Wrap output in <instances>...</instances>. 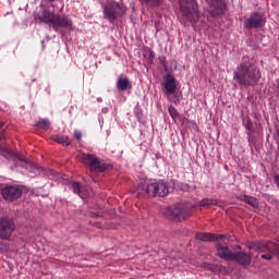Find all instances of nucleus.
<instances>
[{"instance_id": "nucleus-34", "label": "nucleus", "mask_w": 279, "mask_h": 279, "mask_svg": "<svg viewBox=\"0 0 279 279\" xmlns=\"http://www.w3.org/2000/svg\"><path fill=\"white\" fill-rule=\"evenodd\" d=\"M162 62L163 66H167V63L165 62V58L160 60Z\"/></svg>"}, {"instance_id": "nucleus-1", "label": "nucleus", "mask_w": 279, "mask_h": 279, "mask_svg": "<svg viewBox=\"0 0 279 279\" xmlns=\"http://www.w3.org/2000/svg\"><path fill=\"white\" fill-rule=\"evenodd\" d=\"M219 204H221V201L215 198H203L194 206L189 203H178L171 207L163 208L162 215L172 221H184V219L191 217L193 208H210V206H219Z\"/></svg>"}, {"instance_id": "nucleus-14", "label": "nucleus", "mask_w": 279, "mask_h": 279, "mask_svg": "<svg viewBox=\"0 0 279 279\" xmlns=\"http://www.w3.org/2000/svg\"><path fill=\"white\" fill-rule=\"evenodd\" d=\"M14 221L10 218L0 219V239L8 240L15 230Z\"/></svg>"}, {"instance_id": "nucleus-30", "label": "nucleus", "mask_w": 279, "mask_h": 279, "mask_svg": "<svg viewBox=\"0 0 279 279\" xmlns=\"http://www.w3.org/2000/svg\"><path fill=\"white\" fill-rule=\"evenodd\" d=\"M275 184L279 189V173L275 174Z\"/></svg>"}, {"instance_id": "nucleus-32", "label": "nucleus", "mask_w": 279, "mask_h": 279, "mask_svg": "<svg viewBox=\"0 0 279 279\" xmlns=\"http://www.w3.org/2000/svg\"><path fill=\"white\" fill-rule=\"evenodd\" d=\"M101 112L106 114L108 112V108H102Z\"/></svg>"}, {"instance_id": "nucleus-11", "label": "nucleus", "mask_w": 279, "mask_h": 279, "mask_svg": "<svg viewBox=\"0 0 279 279\" xmlns=\"http://www.w3.org/2000/svg\"><path fill=\"white\" fill-rule=\"evenodd\" d=\"M81 160L83 165L88 167L89 171H108L110 169V165L104 163L97 158V156L92 154H82Z\"/></svg>"}, {"instance_id": "nucleus-17", "label": "nucleus", "mask_w": 279, "mask_h": 279, "mask_svg": "<svg viewBox=\"0 0 279 279\" xmlns=\"http://www.w3.org/2000/svg\"><path fill=\"white\" fill-rule=\"evenodd\" d=\"M117 88L118 90H131L132 88V82H130V78H119L117 82Z\"/></svg>"}, {"instance_id": "nucleus-20", "label": "nucleus", "mask_w": 279, "mask_h": 279, "mask_svg": "<svg viewBox=\"0 0 279 279\" xmlns=\"http://www.w3.org/2000/svg\"><path fill=\"white\" fill-rule=\"evenodd\" d=\"M140 3L146 5V8H160L162 0H140Z\"/></svg>"}, {"instance_id": "nucleus-23", "label": "nucleus", "mask_w": 279, "mask_h": 279, "mask_svg": "<svg viewBox=\"0 0 279 279\" xmlns=\"http://www.w3.org/2000/svg\"><path fill=\"white\" fill-rule=\"evenodd\" d=\"M243 124L245 130H247L250 136V134L254 132V123L252 122V120H250V118H247L246 120H243Z\"/></svg>"}, {"instance_id": "nucleus-22", "label": "nucleus", "mask_w": 279, "mask_h": 279, "mask_svg": "<svg viewBox=\"0 0 279 279\" xmlns=\"http://www.w3.org/2000/svg\"><path fill=\"white\" fill-rule=\"evenodd\" d=\"M36 128H39L40 130H49V128H51V122L49 121V119L39 120L36 123Z\"/></svg>"}, {"instance_id": "nucleus-4", "label": "nucleus", "mask_w": 279, "mask_h": 279, "mask_svg": "<svg viewBox=\"0 0 279 279\" xmlns=\"http://www.w3.org/2000/svg\"><path fill=\"white\" fill-rule=\"evenodd\" d=\"M17 166L23 167L28 171L29 178H36V175L43 174L45 178L49 180H60V173L47 168H40L37 163H33L32 161L27 160L23 155H16Z\"/></svg>"}, {"instance_id": "nucleus-18", "label": "nucleus", "mask_w": 279, "mask_h": 279, "mask_svg": "<svg viewBox=\"0 0 279 279\" xmlns=\"http://www.w3.org/2000/svg\"><path fill=\"white\" fill-rule=\"evenodd\" d=\"M202 268L207 269V271H213V274H219L220 271H223V266L210 263H203Z\"/></svg>"}, {"instance_id": "nucleus-35", "label": "nucleus", "mask_w": 279, "mask_h": 279, "mask_svg": "<svg viewBox=\"0 0 279 279\" xmlns=\"http://www.w3.org/2000/svg\"><path fill=\"white\" fill-rule=\"evenodd\" d=\"M97 101H102V99L101 98H97Z\"/></svg>"}, {"instance_id": "nucleus-9", "label": "nucleus", "mask_w": 279, "mask_h": 279, "mask_svg": "<svg viewBox=\"0 0 279 279\" xmlns=\"http://www.w3.org/2000/svg\"><path fill=\"white\" fill-rule=\"evenodd\" d=\"M248 247L250 250L259 252V256L264 260H271L274 257L278 258L279 260V244L274 242H255Z\"/></svg>"}, {"instance_id": "nucleus-3", "label": "nucleus", "mask_w": 279, "mask_h": 279, "mask_svg": "<svg viewBox=\"0 0 279 279\" xmlns=\"http://www.w3.org/2000/svg\"><path fill=\"white\" fill-rule=\"evenodd\" d=\"M35 19L44 25H49L54 32L60 29H70L73 27V21L68 15L56 14L47 8H43L35 15Z\"/></svg>"}, {"instance_id": "nucleus-19", "label": "nucleus", "mask_w": 279, "mask_h": 279, "mask_svg": "<svg viewBox=\"0 0 279 279\" xmlns=\"http://www.w3.org/2000/svg\"><path fill=\"white\" fill-rule=\"evenodd\" d=\"M52 141H54V143H59L60 145H71V138H69L66 135H53Z\"/></svg>"}, {"instance_id": "nucleus-25", "label": "nucleus", "mask_w": 279, "mask_h": 279, "mask_svg": "<svg viewBox=\"0 0 279 279\" xmlns=\"http://www.w3.org/2000/svg\"><path fill=\"white\" fill-rule=\"evenodd\" d=\"M134 114L138 123H143V111L141 110V108H138V106L134 108Z\"/></svg>"}, {"instance_id": "nucleus-28", "label": "nucleus", "mask_w": 279, "mask_h": 279, "mask_svg": "<svg viewBox=\"0 0 279 279\" xmlns=\"http://www.w3.org/2000/svg\"><path fill=\"white\" fill-rule=\"evenodd\" d=\"M82 136H83L82 132L77 130L74 131V137L76 138V141L82 140Z\"/></svg>"}, {"instance_id": "nucleus-5", "label": "nucleus", "mask_w": 279, "mask_h": 279, "mask_svg": "<svg viewBox=\"0 0 279 279\" xmlns=\"http://www.w3.org/2000/svg\"><path fill=\"white\" fill-rule=\"evenodd\" d=\"M137 195L141 197H167L169 185L163 180L149 181L145 185H138Z\"/></svg>"}, {"instance_id": "nucleus-8", "label": "nucleus", "mask_w": 279, "mask_h": 279, "mask_svg": "<svg viewBox=\"0 0 279 279\" xmlns=\"http://www.w3.org/2000/svg\"><path fill=\"white\" fill-rule=\"evenodd\" d=\"M125 12H128V8H125L121 2L112 0L108 1L106 4H102L104 19L109 21V23L112 25H114L117 19L125 16Z\"/></svg>"}, {"instance_id": "nucleus-15", "label": "nucleus", "mask_w": 279, "mask_h": 279, "mask_svg": "<svg viewBox=\"0 0 279 279\" xmlns=\"http://www.w3.org/2000/svg\"><path fill=\"white\" fill-rule=\"evenodd\" d=\"M163 88L166 90L167 97H169V95H175V90L178 89V85L175 83V77L173 76V74H168L163 78Z\"/></svg>"}, {"instance_id": "nucleus-31", "label": "nucleus", "mask_w": 279, "mask_h": 279, "mask_svg": "<svg viewBox=\"0 0 279 279\" xmlns=\"http://www.w3.org/2000/svg\"><path fill=\"white\" fill-rule=\"evenodd\" d=\"M181 189L182 191H189V184H182Z\"/></svg>"}, {"instance_id": "nucleus-24", "label": "nucleus", "mask_w": 279, "mask_h": 279, "mask_svg": "<svg viewBox=\"0 0 279 279\" xmlns=\"http://www.w3.org/2000/svg\"><path fill=\"white\" fill-rule=\"evenodd\" d=\"M168 112L170 114V117L175 121V119H180V112H178V109H175V107L170 106L168 108Z\"/></svg>"}, {"instance_id": "nucleus-13", "label": "nucleus", "mask_w": 279, "mask_h": 279, "mask_svg": "<svg viewBox=\"0 0 279 279\" xmlns=\"http://www.w3.org/2000/svg\"><path fill=\"white\" fill-rule=\"evenodd\" d=\"M1 194L7 202H14V199H19L23 195V190L19 185H7L1 190Z\"/></svg>"}, {"instance_id": "nucleus-7", "label": "nucleus", "mask_w": 279, "mask_h": 279, "mask_svg": "<svg viewBox=\"0 0 279 279\" xmlns=\"http://www.w3.org/2000/svg\"><path fill=\"white\" fill-rule=\"evenodd\" d=\"M181 15L194 27L199 23V9L195 0H179Z\"/></svg>"}, {"instance_id": "nucleus-26", "label": "nucleus", "mask_w": 279, "mask_h": 279, "mask_svg": "<svg viewBox=\"0 0 279 279\" xmlns=\"http://www.w3.org/2000/svg\"><path fill=\"white\" fill-rule=\"evenodd\" d=\"M71 189L73 191V193H75L76 195H80V197H82V191H81V186H80V183L77 182H73L72 185H71Z\"/></svg>"}, {"instance_id": "nucleus-10", "label": "nucleus", "mask_w": 279, "mask_h": 279, "mask_svg": "<svg viewBox=\"0 0 279 279\" xmlns=\"http://www.w3.org/2000/svg\"><path fill=\"white\" fill-rule=\"evenodd\" d=\"M202 7L214 19L217 16H223L228 7L226 5V0H201Z\"/></svg>"}, {"instance_id": "nucleus-2", "label": "nucleus", "mask_w": 279, "mask_h": 279, "mask_svg": "<svg viewBox=\"0 0 279 279\" xmlns=\"http://www.w3.org/2000/svg\"><path fill=\"white\" fill-rule=\"evenodd\" d=\"M260 70L250 61V57H243L233 72V80L239 86H256L260 81Z\"/></svg>"}, {"instance_id": "nucleus-29", "label": "nucleus", "mask_w": 279, "mask_h": 279, "mask_svg": "<svg viewBox=\"0 0 279 279\" xmlns=\"http://www.w3.org/2000/svg\"><path fill=\"white\" fill-rule=\"evenodd\" d=\"M226 239V234H215L214 241H223Z\"/></svg>"}, {"instance_id": "nucleus-6", "label": "nucleus", "mask_w": 279, "mask_h": 279, "mask_svg": "<svg viewBox=\"0 0 279 279\" xmlns=\"http://www.w3.org/2000/svg\"><path fill=\"white\" fill-rule=\"evenodd\" d=\"M217 250V256L219 258H222V260H232L234 263H238V265H243V267H247L248 265H252V255L247 254L245 252H238L232 253L230 252V247H228V244H216Z\"/></svg>"}, {"instance_id": "nucleus-16", "label": "nucleus", "mask_w": 279, "mask_h": 279, "mask_svg": "<svg viewBox=\"0 0 279 279\" xmlns=\"http://www.w3.org/2000/svg\"><path fill=\"white\" fill-rule=\"evenodd\" d=\"M238 199H240V202H244V204H248V206H252L253 208H258V199L254 196L240 195L238 196Z\"/></svg>"}, {"instance_id": "nucleus-27", "label": "nucleus", "mask_w": 279, "mask_h": 279, "mask_svg": "<svg viewBox=\"0 0 279 279\" xmlns=\"http://www.w3.org/2000/svg\"><path fill=\"white\" fill-rule=\"evenodd\" d=\"M3 132H5V123L0 121V141H5V135H3Z\"/></svg>"}, {"instance_id": "nucleus-21", "label": "nucleus", "mask_w": 279, "mask_h": 279, "mask_svg": "<svg viewBox=\"0 0 279 279\" xmlns=\"http://www.w3.org/2000/svg\"><path fill=\"white\" fill-rule=\"evenodd\" d=\"M195 239H197L198 241H204V242L214 241L215 234L199 232V233H196Z\"/></svg>"}, {"instance_id": "nucleus-12", "label": "nucleus", "mask_w": 279, "mask_h": 279, "mask_svg": "<svg viewBox=\"0 0 279 279\" xmlns=\"http://www.w3.org/2000/svg\"><path fill=\"white\" fill-rule=\"evenodd\" d=\"M265 23H267V19L260 12H253L243 24L244 29H260V27H265Z\"/></svg>"}, {"instance_id": "nucleus-33", "label": "nucleus", "mask_w": 279, "mask_h": 279, "mask_svg": "<svg viewBox=\"0 0 279 279\" xmlns=\"http://www.w3.org/2000/svg\"><path fill=\"white\" fill-rule=\"evenodd\" d=\"M0 252H3V242L0 241Z\"/></svg>"}]
</instances>
